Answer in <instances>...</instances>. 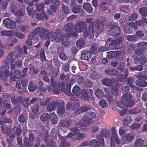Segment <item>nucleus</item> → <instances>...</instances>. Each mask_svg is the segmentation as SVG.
Here are the masks:
<instances>
[{
    "label": "nucleus",
    "instance_id": "obj_1",
    "mask_svg": "<svg viewBox=\"0 0 147 147\" xmlns=\"http://www.w3.org/2000/svg\"><path fill=\"white\" fill-rule=\"evenodd\" d=\"M69 74H67L65 75L63 74H61L60 76L61 80L62 81V83H60L61 84L60 85V91L64 92L66 95L68 96H70L71 94V86L73 85L75 81L74 79H71L69 83L67 84L65 88V85L69 82Z\"/></svg>",
    "mask_w": 147,
    "mask_h": 147
},
{
    "label": "nucleus",
    "instance_id": "obj_13",
    "mask_svg": "<svg viewBox=\"0 0 147 147\" xmlns=\"http://www.w3.org/2000/svg\"><path fill=\"white\" fill-rule=\"evenodd\" d=\"M138 28V26L135 24V23L132 22L127 24V26L125 27L124 31L126 34H129L132 33L133 29L136 30Z\"/></svg>",
    "mask_w": 147,
    "mask_h": 147
},
{
    "label": "nucleus",
    "instance_id": "obj_47",
    "mask_svg": "<svg viewBox=\"0 0 147 147\" xmlns=\"http://www.w3.org/2000/svg\"><path fill=\"white\" fill-rule=\"evenodd\" d=\"M85 44V41L82 38L80 37L76 43L77 46L79 47H84Z\"/></svg>",
    "mask_w": 147,
    "mask_h": 147
},
{
    "label": "nucleus",
    "instance_id": "obj_53",
    "mask_svg": "<svg viewBox=\"0 0 147 147\" xmlns=\"http://www.w3.org/2000/svg\"><path fill=\"white\" fill-rule=\"evenodd\" d=\"M89 144L91 147H100L99 143L95 139H93L90 141Z\"/></svg>",
    "mask_w": 147,
    "mask_h": 147
},
{
    "label": "nucleus",
    "instance_id": "obj_20",
    "mask_svg": "<svg viewBox=\"0 0 147 147\" xmlns=\"http://www.w3.org/2000/svg\"><path fill=\"white\" fill-rule=\"evenodd\" d=\"M134 137L135 136L133 133L130 132L125 135L122 139V142L123 144H125L128 141L132 140Z\"/></svg>",
    "mask_w": 147,
    "mask_h": 147
},
{
    "label": "nucleus",
    "instance_id": "obj_56",
    "mask_svg": "<svg viewBox=\"0 0 147 147\" xmlns=\"http://www.w3.org/2000/svg\"><path fill=\"white\" fill-rule=\"evenodd\" d=\"M102 83L103 85L105 86H110L112 84V80L110 79L105 78L102 80Z\"/></svg>",
    "mask_w": 147,
    "mask_h": 147
},
{
    "label": "nucleus",
    "instance_id": "obj_34",
    "mask_svg": "<svg viewBox=\"0 0 147 147\" xmlns=\"http://www.w3.org/2000/svg\"><path fill=\"white\" fill-rule=\"evenodd\" d=\"M28 87L29 91L32 92H34L37 88V86L32 81L30 82Z\"/></svg>",
    "mask_w": 147,
    "mask_h": 147
},
{
    "label": "nucleus",
    "instance_id": "obj_14",
    "mask_svg": "<svg viewBox=\"0 0 147 147\" xmlns=\"http://www.w3.org/2000/svg\"><path fill=\"white\" fill-rule=\"evenodd\" d=\"M115 40H111L110 38H109L106 42L105 46L109 49H113L115 47L116 49V41Z\"/></svg>",
    "mask_w": 147,
    "mask_h": 147
},
{
    "label": "nucleus",
    "instance_id": "obj_6",
    "mask_svg": "<svg viewBox=\"0 0 147 147\" xmlns=\"http://www.w3.org/2000/svg\"><path fill=\"white\" fill-rule=\"evenodd\" d=\"M87 28V25L85 22L80 21L75 24L74 30L80 33L82 32L84 29H86Z\"/></svg>",
    "mask_w": 147,
    "mask_h": 147
},
{
    "label": "nucleus",
    "instance_id": "obj_8",
    "mask_svg": "<svg viewBox=\"0 0 147 147\" xmlns=\"http://www.w3.org/2000/svg\"><path fill=\"white\" fill-rule=\"evenodd\" d=\"M82 96L83 98L86 100H89L92 98L93 94V91L91 89L86 90L84 88L82 90Z\"/></svg>",
    "mask_w": 147,
    "mask_h": 147
},
{
    "label": "nucleus",
    "instance_id": "obj_9",
    "mask_svg": "<svg viewBox=\"0 0 147 147\" xmlns=\"http://www.w3.org/2000/svg\"><path fill=\"white\" fill-rule=\"evenodd\" d=\"M111 132L112 135L110 137L111 141L116 142L117 144H119L121 141L115 127L112 128Z\"/></svg>",
    "mask_w": 147,
    "mask_h": 147
},
{
    "label": "nucleus",
    "instance_id": "obj_43",
    "mask_svg": "<svg viewBox=\"0 0 147 147\" xmlns=\"http://www.w3.org/2000/svg\"><path fill=\"white\" fill-rule=\"evenodd\" d=\"M49 39L50 41H54L57 37V34L55 32H51L48 34Z\"/></svg>",
    "mask_w": 147,
    "mask_h": 147
},
{
    "label": "nucleus",
    "instance_id": "obj_49",
    "mask_svg": "<svg viewBox=\"0 0 147 147\" xmlns=\"http://www.w3.org/2000/svg\"><path fill=\"white\" fill-rule=\"evenodd\" d=\"M112 2V1L111 0L109 1H107L106 2H102L101 3V5H100L101 8H107L108 6L111 5Z\"/></svg>",
    "mask_w": 147,
    "mask_h": 147
},
{
    "label": "nucleus",
    "instance_id": "obj_50",
    "mask_svg": "<svg viewBox=\"0 0 147 147\" xmlns=\"http://www.w3.org/2000/svg\"><path fill=\"white\" fill-rule=\"evenodd\" d=\"M31 109L32 113L34 114H37L39 111V105L38 104L35 103L32 106Z\"/></svg>",
    "mask_w": 147,
    "mask_h": 147
},
{
    "label": "nucleus",
    "instance_id": "obj_22",
    "mask_svg": "<svg viewBox=\"0 0 147 147\" xmlns=\"http://www.w3.org/2000/svg\"><path fill=\"white\" fill-rule=\"evenodd\" d=\"M104 25L100 21H98L96 24L95 27L97 33L100 34L102 32Z\"/></svg>",
    "mask_w": 147,
    "mask_h": 147
},
{
    "label": "nucleus",
    "instance_id": "obj_40",
    "mask_svg": "<svg viewBox=\"0 0 147 147\" xmlns=\"http://www.w3.org/2000/svg\"><path fill=\"white\" fill-rule=\"evenodd\" d=\"M74 26L73 24L71 23H69L65 26L64 27L65 29L66 32L67 34L73 30Z\"/></svg>",
    "mask_w": 147,
    "mask_h": 147
},
{
    "label": "nucleus",
    "instance_id": "obj_12",
    "mask_svg": "<svg viewBox=\"0 0 147 147\" xmlns=\"http://www.w3.org/2000/svg\"><path fill=\"white\" fill-rule=\"evenodd\" d=\"M51 86L53 88L54 93L56 94H59L61 90L60 83H58L57 84H55L54 78L53 77L51 78Z\"/></svg>",
    "mask_w": 147,
    "mask_h": 147
},
{
    "label": "nucleus",
    "instance_id": "obj_63",
    "mask_svg": "<svg viewBox=\"0 0 147 147\" xmlns=\"http://www.w3.org/2000/svg\"><path fill=\"white\" fill-rule=\"evenodd\" d=\"M29 98H24L22 101V105L24 107H28L29 105Z\"/></svg>",
    "mask_w": 147,
    "mask_h": 147
},
{
    "label": "nucleus",
    "instance_id": "obj_39",
    "mask_svg": "<svg viewBox=\"0 0 147 147\" xmlns=\"http://www.w3.org/2000/svg\"><path fill=\"white\" fill-rule=\"evenodd\" d=\"M136 84L140 86L144 87L147 85V82L144 80L139 79L136 81Z\"/></svg>",
    "mask_w": 147,
    "mask_h": 147
},
{
    "label": "nucleus",
    "instance_id": "obj_3",
    "mask_svg": "<svg viewBox=\"0 0 147 147\" xmlns=\"http://www.w3.org/2000/svg\"><path fill=\"white\" fill-rule=\"evenodd\" d=\"M110 29L108 32L109 35L113 36L116 38L117 37L123 35L122 32L119 26L116 24H113L109 25Z\"/></svg>",
    "mask_w": 147,
    "mask_h": 147
},
{
    "label": "nucleus",
    "instance_id": "obj_52",
    "mask_svg": "<svg viewBox=\"0 0 147 147\" xmlns=\"http://www.w3.org/2000/svg\"><path fill=\"white\" fill-rule=\"evenodd\" d=\"M144 143V140L141 138L137 139L135 142V146L136 147H141Z\"/></svg>",
    "mask_w": 147,
    "mask_h": 147
},
{
    "label": "nucleus",
    "instance_id": "obj_15",
    "mask_svg": "<svg viewBox=\"0 0 147 147\" xmlns=\"http://www.w3.org/2000/svg\"><path fill=\"white\" fill-rule=\"evenodd\" d=\"M72 123L71 121L70 120L68 121L61 120L60 121L59 125L61 129H67Z\"/></svg>",
    "mask_w": 147,
    "mask_h": 147
},
{
    "label": "nucleus",
    "instance_id": "obj_23",
    "mask_svg": "<svg viewBox=\"0 0 147 147\" xmlns=\"http://www.w3.org/2000/svg\"><path fill=\"white\" fill-rule=\"evenodd\" d=\"M65 103L61 101L60 103H58V111L59 114H62L65 112Z\"/></svg>",
    "mask_w": 147,
    "mask_h": 147
},
{
    "label": "nucleus",
    "instance_id": "obj_21",
    "mask_svg": "<svg viewBox=\"0 0 147 147\" xmlns=\"http://www.w3.org/2000/svg\"><path fill=\"white\" fill-rule=\"evenodd\" d=\"M124 35L123 34V35H121L120 36L117 37V39H115L116 41V49H119L123 47V45L122 42L123 41L124 38Z\"/></svg>",
    "mask_w": 147,
    "mask_h": 147
},
{
    "label": "nucleus",
    "instance_id": "obj_33",
    "mask_svg": "<svg viewBox=\"0 0 147 147\" xmlns=\"http://www.w3.org/2000/svg\"><path fill=\"white\" fill-rule=\"evenodd\" d=\"M11 12L16 16H23L25 13V10H10Z\"/></svg>",
    "mask_w": 147,
    "mask_h": 147
},
{
    "label": "nucleus",
    "instance_id": "obj_26",
    "mask_svg": "<svg viewBox=\"0 0 147 147\" xmlns=\"http://www.w3.org/2000/svg\"><path fill=\"white\" fill-rule=\"evenodd\" d=\"M72 92L73 95L78 96L80 95L82 91L79 86H75L73 88Z\"/></svg>",
    "mask_w": 147,
    "mask_h": 147
},
{
    "label": "nucleus",
    "instance_id": "obj_61",
    "mask_svg": "<svg viewBox=\"0 0 147 147\" xmlns=\"http://www.w3.org/2000/svg\"><path fill=\"white\" fill-rule=\"evenodd\" d=\"M14 77L16 79H19L22 78L20 71L19 70H15L13 72Z\"/></svg>",
    "mask_w": 147,
    "mask_h": 147
},
{
    "label": "nucleus",
    "instance_id": "obj_18",
    "mask_svg": "<svg viewBox=\"0 0 147 147\" xmlns=\"http://www.w3.org/2000/svg\"><path fill=\"white\" fill-rule=\"evenodd\" d=\"M92 53L90 52L87 50H84L81 51V59L82 60H87L91 58Z\"/></svg>",
    "mask_w": 147,
    "mask_h": 147
},
{
    "label": "nucleus",
    "instance_id": "obj_27",
    "mask_svg": "<svg viewBox=\"0 0 147 147\" xmlns=\"http://www.w3.org/2000/svg\"><path fill=\"white\" fill-rule=\"evenodd\" d=\"M44 141L48 146L50 147H56V142L53 141L51 138H47L44 139Z\"/></svg>",
    "mask_w": 147,
    "mask_h": 147
},
{
    "label": "nucleus",
    "instance_id": "obj_30",
    "mask_svg": "<svg viewBox=\"0 0 147 147\" xmlns=\"http://www.w3.org/2000/svg\"><path fill=\"white\" fill-rule=\"evenodd\" d=\"M1 129L4 133H6L8 136L9 133L11 132V127L9 125H4L1 126Z\"/></svg>",
    "mask_w": 147,
    "mask_h": 147
},
{
    "label": "nucleus",
    "instance_id": "obj_54",
    "mask_svg": "<svg viewBox=\"0 0 147 147\" xmlns=\"http://www.w3.org/2000/svg\"><path fill=\"white\" fill-rule=\"evenodd\" d=\"M95 93L96 96L98 98H102L104 94L103 91L99 89L95 92Z\"/></svg>",
    "mask_w": 147,
    "mask_h": 147
},
{
    "label": "nucleus",
    "instance_id": "obj_24",
    "mask_svg": "<svg viewBox=\"0 0 147 147\" xmlns=\"http://www.w3.org/2000/svg\"><path fill=\"white\" fill-rule=\"evenodd\" d=\"M58 105V102L54 100L51 101L47 107V110L49 111H52L56 109Z\"/></svg>",
    "mask_w": 147,
    "mask_h": 147
},
{
    "label": "nucleus",
    "instance_id": "obj_57",
    "mask_svg": "<svg viewBox=\"0 0 147 147\" xmlns=\"http://www.w3.org/2000/svg\"><path fill=\"white\" fill-rule=\"evenodd\" d=\"M49 114L48 113H45L42 114L40 116V119L42 121H45L49 119Z\"/></svg>",
    "mask_w": 147,
    "mask_h": 147
},
{
    "label": "nucleus",
    "instance_id": "obj_64",
    "mask_svg": "<svg viewBox=\"0 0 147 147\" xmlns=\"http://www.w3.org/2000/svg\"><path fill=\"white\" fill-rule=\"evenodd\" d=\"M13 33V32L12 31H2L1 32V34L2 35L11 36L12 35Z\"/></svg>",
    "mask_w": 147,
    "mask_h": 147
},
{
    "label": "nucleus",
    "instance_id": "obj_32",
    "mask_svg": "<svg viewBox=\"0 0 147 147\" xmlns=\"http://www.w3.org/2000/svg\"><path fill=\"white\" fill-rule=\"evenodd\" d=\"M137 46L141 51L146 50L147 49V42L145 41L139 42L137 44Z\"/></svg>",
    "mask_w": 147,
    "mask_h": 147
},
{
    "label": "nucleus",
    "instance_id": "obj_38",
    "mask_svg": "<svg viewBox=\"0 0 147 147\" xmlns=\"http://www.w3.org/2000/svg\"><path fill=\"white\" fill-rule=\"evenodd\" d=\"M70 62L68 61L62 65V69L64 71L67 72L70 71Z\"/></svg>",
    "mask_w": 147,
    "mask_h": 147
},
{
    "label": "nucleus",
    "instance_id": "obj_25",
    "mask_svg": "<svg viewBox=\"0 0 147 147\" xmlns=\"http://www.w3.org/2000/svg\"><path fill=\"white\" fill-rule=\"evenodd\" d=\"M61 40L62 43L65 46H68L69 45V42L67 36L65 34H62L61 35Z\"/></svg>",
    "mask_w": 147,
    "mask_h": 147
},
{
    "label": "nucleus",
    "instance_id": "obj_16",
    "mask_svg": "<svg viewBox=\"0 0 147 147\" xmlns=\"http://www.w3.org/2000/svg\"><path fill=\"white\" fill-rule=\"evenodd\" d=\"M49 31L44 28H42L39 31V35L41 38L44 40H47L48 37Z\"/></svg>",
    "mask_w": 147,
    "mask_h": 147
},
{
    "label": "nucleus",
    "instance_id": "obj_10",
    "mask_svg": "<svg viewBox=\"0 0 147 147\" xmlns=\"http://www.w3.org/2000/svg\"><path fill=\"white\" fill-rule=\"evenodd\" d=\"M134 62L138 65H145L147 61V59L146 57L142 55L138 57L135 58L134 59Z\"/></svg>",
    "mask_w": 147,
    "mask_h": 147
},
{
    "label": "nucleus",
    "instance_id": "obj_62",
    "mask_svg": "<svg viewBox=\"0 0 147 147\" xmlns=\"http://www.w3.org/2000/svg\"><path fill=\"white\" fill-rule=\"evenodd\" d=\"M130 90L129 87L128 86H125L123 87L121 92L123 94H128Z\"/></svg>",
    "mask_w": 147,
    "mask_h": 147
},
{
    "label": "nucleus",
    "instance_id": "obj_48",
    "mask_svg": "<svg viewBox=\"0 0 147 147\" xmlns=\"http://www.w3.org/2000/svg\"><path fill=\"white\" fill-rule=\"evenodd\" d=\"M129 69L131 72L135 71H141L143 69V67L141 65H138L135 67H130Z\"/></svg>",
    "mask_w": 147,
    "mask_h": 147
},
{
    "label": "nucleus",
    "instance_id": "obj_58",
    "mask_svg": "<svg viewBox=\"0 0 147 147\" xmlns=\"http://www.w3.org/2000/svg\"><path fill=\"white\" fill-rule=\"evenodd\" d=\"M127 52L129 53H133L135 51L136 45L134 44H131L128 47Z\"/></svg>",
    "mask_w": 147,
    "mask_h": 147
},
{
    "label": "nucleus",
    "instance_id": "obj_7",
    "mask_svg": "<svg viewBox=\"0 0 147 147\" xmlns=\"http://www.w3.org/2000/svg\"><path fill=\"white\" fill-rule=\"evenodd\" d=\"M94 22H92L90 24L87 31H84V35L85 37H88V38H92L94 36Z\"/></svg>",
    "mask_w": 147,
    "mask_h": 147
},
{
    "label": "nucleus",
    "instance_id": "obj_37",
    "mask_svg": "<svg viewBox=\"0 0 147 147\" xmlns=\"http://www.w3.org/2000/svg\"><path fill=\"white\" fill-rule=\"evenodd\" d=\"M12 130L17 136H19L22 134V130L19 125L17 126L16 125H15L12 128Z\"/></svg>",
    "mask_w": 147,
    "mask_h": 147
},
{
    "label": "nucleus",
    "instance_id": "obj_42",
    "mask_svg": "<svg viewBox=\"0 0 147 147\" xmlns=\"http://www.w3.org/2000/svg\"><path fill=\"white\" fill-rule=\"evenodd\" d=\"M100 133L102 136L105 138H108L110 135V131L105 128H104L102 129Z\"/></svg>",
    "mask_w": 147,
    "mask_h": 147
},
{
    "label": "nucleus",
    "instance_id": "obj_35",
    "mask_svg": "<svg viewBox=\"0 0 147 147\" xmlns=\"http://www.w3.org/2000/svg\"><path fill=\"white\" fill-rule=\"evenodd\" d=\"M36 18L40 20H44L45 19L46 20H47L49 18V17L44 12L37 13Z\"/></svg>",
    "mask_w": 147,
    "mask_h": 147
},
{
    "label": "nucleus",
    "instance_id": "obj_55",
    "mask_svg": "<svg viewBox=\"0 0 147 147\" xmlns=\"http://www.w3.org/2000/svg\"><path fill=\"white\" fill-rule=\"evenodd\" d=\"M142 111V109L139 107H136V108L131 109L129 111V113L134 114L138 113Z\"/></svg>",
    "mask_w": 147,
    "mask_h": 147
},
{
    "label": "nucleus",
    "instance_id": "obj_19",
    "mask_svg": "<svg viewBox=\"0 0 147 147\" xmlns=\"http://www.w3.org/2000/svg\"><path fill=\"white\" fill-rule=\"evenodd\" d=\"M20 45H18L15 48V49L18 51V53L16 51H14V56L17 59L20 58V57H22L24 53L22 49L20 48Z\"/></svg>",
    "mask_w": 147,
    "mask_h": 147
},
{
    "label": "nucleus",
    "instance_id": "obj_59",
    "mask_svg": "<svg viewBox=\"0 0 147 147\" xmlns=\"http://www.w3.org/2000/svg\"><path fill=\"white\" fill-rule=\"evenodd\" d=\"M125 77L124 75L120 74H119L117 76L116 80L117 81L119 82H121L125 80Z\"/></svg>",
    "mask_w": 147,
    "mask_h": 147
},
{
    "label": "nucleus",
    "instance_id": "obj_5",
    "mask_svg": "<svg viewBox=\"0 0 147 147\" xmlns=\"http://www.w3.org/2000/svg\"><path fill=\"white\" fill-rule=\"evenodd\" d=\"M3 22L5 26L8 29L13 30L16 27L15 22L10 18H6L4 19Z\"/></svg>",
    "mask_w": 147,
    "mask_h": 147
},
{
    "label": "nucleus",
    "instance_id": "obj_45",
    "mask_svg": "<svg viewBox=\"0 0 147 147\" xmlns=\"http://www.w3.org/2000/svg\"><path fill=\"white\" fill-rule=\"evenodd\" d=\"M83 126V124L80 121L76 122L74 125V128L72 129L73 131H77L79 130V128Z\"/></svg>",
    "mask_w": 147,
    "mask_h": 147
},
{
    "label": "nucleus",
    "instance_id": "obj_46",
    "mask_svg": "<svg viewBox=\"0 0 147 147\" xmlns=\"http://www.w3.org/2000/svg\"><path fill=\"white\" fill-rule=\"evenodd\" d=\"M24 145L27 147H33V142L30 141V142H29V139L27 137H25L24 138Z\"/></svg>",
    "mask_w": 147,
    "mask_h": 147
},
{
    "label": "nucleus",
    "instance_id": "obj_44",
    "mask_svg": "<svg viewBox=\"0 0 147 147\" xmlns=\"http://www.w3.org/2000/svg\"><path fill=\"white\" fill-rule=\"evenodd\" d=\"M28 133L29 140L33 142L35 140V135L36 134V132L33 130H30L28 131Z\"/></svg>",
    "mask_w": 147,
    "mask_h": 147
},
{
    "label": "nucleus",
    "instance_id": "obj_28",
    "mask_svg": "<svg viewBox=\"0 0 147 147\" xmlns=\"http://www.w3.org/2000/svg\"><path fill=\"white\" fill-rule=\"evenodd\" d=\"M49 118L52 124H55L57 123V117L56 115L54 113H52L50 114Z\"/></svg>",
    "mask_w": 147,
    "mask_h": 147
},
{
    "label": "nucleus",
    "instance_id": "obj_4",
    "mask_svg": "<svg viewBox=\"0 0 147 147\" xmlns=\"http://www.w3.org/2000/svg\"><path fill=\"white\" fill-rule=\"evenodd\" d=\"M96 114L93 111L86 113L84 115L83 120L87 124L89 125L92 123L93 121L92 120L95 119L96 117Z\"/></svg>",
    "mask_w": 147,
    "mask_h": 147
},
{
    "label": "nucleus",
    "instance_id": "obj_41",
    "mask_svg": "<svg viewBox=\"0 0 147 147\" xmlns=\"http://www.w3.org/2000/svg\"><path fill=\"white\" fill-rule=\"evenodd\" d=\"M132 95L130 93H129L123 94L121 98L123 100L127 102L132 100Z\"/></svg>",
    "mask_w": 147,
    "mask_h": 147
},
{
    "label": "nucleus",
    "instance_id": "obj_36",
    "mask_svg": "<svg viewBox=\"0 0 147 147\" xmlns=\"http://www.w3.org/2000/svg\"><path fill=\"white\" fill-rule=\"evenodd\" d=\"M122 121L123 124L124 125H127L132 122V118L129 116H126L123 119Z\"/></svg>",
    "mask_w": 147,
    "mask_h": 147
},
{
    "label": "nucleus",
    "instance_id": "obj_29",
    "mask_svg": "<svg viewBox=\"0 0 147 147\" xmlns=\"http://www.w3.org/2000/svg\"><path fill=\"white\" fill-rule=\"evenodd\" d=\"M105 73L108 75L115 76L118 74V71L116 69L111 68L105 70Z\"/></svg>",
    "mask_w": 147,
    "mask_h": 147
},
{
    "label": "nucleus",
    "instance_id": "obj_60",
    "mask_svg": "<svg viewBox=\"0 0 147 147\" xmlns=\"http://www.w3.org/2000/svg\"><path fill=\"white\" fill-rule=\"evenodd\" d=\"M117 105L123 109H127L126 103L125 102L120 101L117 103Z\"/></svg>",
    "mask_w": 147,
    "mask_h": 147
},
{
    "label": "nucleus",
    "instance_id": "obj_51",
    "mask_svg": "<svg viewBox=\"0 0 147 147\" xmlns=\"http://www.w3.org/2000/svg\"><path fill=\"white\" fill-rule=\"evenodd\" d=\"M99 45L96 43H95L92 44L91 50L94 54H96L97 52Z\"/></svg>",
    "mask_w": 147,
    "mask_h": 147
},
{
    "label": "nucleus",
    "instance_id": "obj_2",
    "mask_svg": "<svg viewBox=\"0 0 147 147\" xmlns=\"http://www.w3.org/2000/svg\"><path fill=\"white\" fill-rule=\"evenodd\" d=\"M3 63L4 65H3L0 67V70H1L0 71V76L2 80L4 81H6L10 74L9 62L6 60L4 61Z\"/></svg>",
    "mask_w": 147,
    "mask_h": 147
},
{
    "label": "nucleus",
    "instance_id": "obj_11",
    "mask_svg": "<svg viewBox=\"0 0 147 147\" xmlns=\"http://www.w3.org/2000/svg\"><path fill=\"white\" fill-rule=\"evenodd\" d=\"M92 109V106L90 105L85 104L81 106L76 111L77 114L84 113Z\"/></svg>",
    "mask_w": 147,
    "mask_h": 147
},
{
    "label": "nucleus",
    "instance_id": "obj_17",
    "mask_svg": "<svg viewBox=\"0 0 147 147\" xmlns=\"http://www.w3.org/2000/svg\"><path fill=\"white\" fill-rule=\"evenodd\" d=\"M80 105V103L78 102L72 103L69 102L67 103L66 107L67 109L70 111H72L77 109L79 107Z\"/></svg>",
    "mask_w": 147,
    "mask_h": 147
},
{
    "label": "nucleus",
    "instance_id": "obj_31",
    "mask_svg": "<svg viewBox=\"0 0 147 147\" xmlns=\"http://www.w3.org/2000/svg\"><path fill=\"white\" fill-rule=\"evenodd\" d=\"M58 128L57 127H53L51 130L50 135L51 137L53 139H55L57 137L58 134L57 133L58 132Z\"/></svg>",
    "mask_w": 147,
    "mask_h": 147
}]
</instances>
